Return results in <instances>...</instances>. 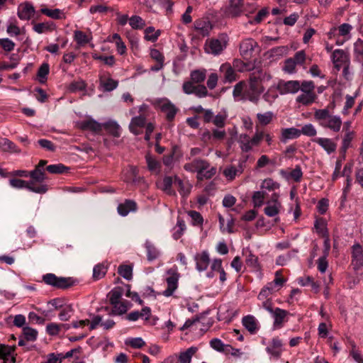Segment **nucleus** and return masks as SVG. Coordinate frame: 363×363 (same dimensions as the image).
<instances>
[{"instance_id":"f257e3e1","label":"nucleus","mask_w":363,"mask_h":363,"mask_svg":"<svg viewBox=\"0 0 363 363\" xmlns=\"http://www.w3.org/2000/svg\"><path fill=\"white\" fill-rule=\"evenodd\" d=\"M257 7L251 4H245V0H228L221 11L225 18H235L248 13H254Z\"/></svg>"},{"instance_id":"f03ea898","label":"nucleus","mask_w":363,"mask_h":363,"mask_svg":"<svg viewBox=\"0 0 363 363\" xmlns=\"http://www.w3.org/2000/svg\"><path fill=\"white\" fill-rule=\"evenodd\" d=\"M263 72L259 69L253 72L249 77V86L245 89L244 97L251 102L257 104L260 95L264 92V87L262 82L263 80Z\"/></svg>"},{"instance_id":"7ed1b4c3","label":"nucleus","mask_w":363,"mask_h":363,"mask_svg":"<svg viewBox=\"0 0 363 363\" xmlns=\"http://www.w3.org/2000/svg\"><path fill=\"white\" fill-rule=\"evenodd\" d=\"M262 307L269 312L274 318V329H280L284 327L285 323L288 322V316L290 315V313L288 311L279 307L274 308L273 303L271 299L267 298L263 301Z\"/></svg>"},{"instance_id":"20e7f679","label":"nucleus","mask_w":363,"mask_h":363,"mask_svg":"<svg viewBox=\"0 0 363 363\" xmlns=\"http://www.w3.org/2000/svg\"><path fill=\"white\" fill-rule=\"evenodd\" d=\"M43 281L48 285L59 289H67L76 284L72 277H57L55 274L48 273L43 276Z\"/></svg>"},{"instance_id":"39448f33","label":"nucleus","mask_w":363,"mask_h":363,"mask_svg":"<svg viewBox=\"0 0 363 363\" xmlns=\"http://www.w3.org/2000/svg\"><path fill=\"white\" fill-rule=\"evenodd\" d=\"M155 106L158 108L162 113H164L165 119L169 123H172L174 120L179 111V108L166 98L157 100Z\"/></svg>"},{"instance_id":"423d86ee","label":"nucleus","mask_w":363,"mask_h":363,"mask_svg":"<svg viewBox=\"0 0 363 363\" xmlns=\"http://www.w3.org/2000/svg\"><path fill=\"white\" fill-rule=\"evenodd\" d=\"M9 184L14 188H25L32 192L40 194L46 193L48 190V186L47 184L32 185V182L20 179H11L9 180Z\"/></svg>"},{"instance_id":"0eeeda50","label":"nucleus","mask_w":363,"mask_h":363,"mask_svg":"<svg viewBox=\"0 0 363 363\" xmlns=\"http://www.w3.org/2000/svg\"><path fill=\"white\" fill-rule=\"evenodd\" d=\"M228 40V35L226 33H221L219 35L218 38H212L208 40V46L205 48L206 51L214 55H218L226 48Z\"/></svg>"},{"instance_id":"6e6552de","label":"nucleus","mask_w":363,"mask_h":363,"mask_svg":"<svg viewBox=\"0 0 363 363\" xmlns=\"http://www.w3.org/2000/svg\"><path fill=\"white\" fill-rule=\"evenodd\" d=\"M167 274L169 275V277L166 279L167 287L162 292V294L166 297H169L171 296L177 289L178 281L180 277V274L177 271V267L169 269L167 271Z\"/></svg>"},{"instance_id":"1a4fd4ad","label":"nucleus","mask_w":363,"mask_h":363,"mask_svg":"<svg viewBox=\"0 0 363 363\" xmlns=\"http://www.w3.org/2000/svg\"><path fill=\"white\" fill-rule=\"evenodd\" d=\"M210 164L205 160L195 159L191 162L186 163L184 169L190 172H197L196 179H201V172L206 170Z\"/></svg>"},{"instance_id":"9d476101","label":"nucleus","mask_w":363,"mask_h":363,"mask_svg":"<svg viewBox=\"0 0 363 363\" xmlns=\"http://www.w3.org/2000/svg\"><path fill=\"white\" fill-rule=\"evenodd\" d=\"M301 89V83L297 80L285 82L280 80L277 84V89L280 94H296Z\"/></svg>"},{"instance_id":"9b49d317","label":"nucleus","mask_w":363,"mask_h":363,"mask_svg":"<svg viewBox=\"0 0 363 363\" xmlns=\"http://www.w3.org/2000/svg\"><path fill=\"white\" fill-rule=\"evenodd\" d=\"M352 265L357 271L363 267V247L356 243L352 247Z\"/></svg>"},{"instance_id":"f8f14e48","label":"nucleus","mask_w":363,"mask_h":363,"mask_svg":"<svg viewBox=\"0 0 363 363\" xmlns=\"http://www.w3.org/2000/svg\"><path fill=\"white\" fill-rule=\"evenodd\" d=\"M332 61L335 67L340 69L342 65L350 62L349 54L341 49L335 50L332 54Z\"/></svg>"},{"instance_id":"ddd939ff","label":"nucleus","mask_w":363,"mask_h":363,"mask_svg":"<svg viewBox=\"0 0 363 363\" xmlns=\"http://www.w3.org/2000/svg\"><path fill=\"white\" fill-rule=\"evenodd\" d=\"M266 351L276 359L280 358L283 351V342L278 337H274L269 346L267 347Z\"/></svg>"},{"instance_id":"4468645a","label":"nucleus","mask_w":363,"mask_h":363,"mask_svg":"<svg viewBox=\"0 0 363 363\" xmlns=\"http://www.w3.org/2000/svg\"><path fill=\"white\" fill-rule=\"evenodd\" d=\"M257 45L256 41L252 38L242 40L240 44V53L242 57L250 58L254 51L255 48Z\"/></svg>"},{"instance_id":"2eb2a0df","label":"nucleus","mask_w":363,"mask_h":363,"mask_svg":"<svg viewBox=\"0 0 363 363\" xmlns=\"http://www.w3.org/2000/svg\"><path fill=\"white\" fill-rule=\"evenodd\" d=\"M35 13V10L33 4L27 1L20 5L18 16L21 20L28 21L34 16Z\"/></svg>"},{"instance_id":"dca6fc26","label":"nucleus","mask_w":363,"mask_h":363,"mask_svg":"<svg viewBox=\"0 0 363 363\" xmlns=\"http://www.w3.org/2000/svg\"><path fill=\"white\" fill-rule=\"evenodd\" d=\"M79 126L82 130H90L96 134H101L103 130V124L92 118L80 122Z\"/></svg>"},{"instance_id":"f3484780","label":"nucleus","mask_w":363,"mask_h":363,"mask_svg":"<svg viewBox=\"0 0 363 363\" xmlns=\"http://www.w3.org/2000/svg\"><path fill=\"white\" fill-rule=\"evenodd\" d=\"M138 209V205L133 200L125 199L123 203L118 206V213L122 216H126L130 212H135Z\"/></svg>"},{"instance_id":"a211bd4d","label":"nucleus","mask_w":363,"mask_h":363,"mask_svg":"<svg viewBox=\"0 0 363 363\" xmlns=\"http://www.w3.org/2000/svg\"><path fill=\"white\" fill-rule=\"evenodd\" d=\"M194 259L196 261V269L199 272L205 271L207 269L210 264V258L206 251H203L201 253H197Z\"/></svg>"},{"instance_id":"6ab92c4d","label":"nucleus","mask_w":363,"mask_h":363,"mask_svg":"<svg viewBox=\"0 0 363 363\" xmlns=\"http://www.w3.org/2000/svg\"><path fill=\"white\" fill-rule=\"evenodd\" d=\"M146 125V118L143 116L133 117L129 125L130 131L135 135H140L142 131L139 128H144Z\"/></svg>"},{"instance_id":"aec40b11","label":"nucleus","mask_w":363,"mask_h":363,"mask_svg":"<svg viewBox=\"0 0 363 363\" xmlns=\"http://www.w3.org/2000/svg\"><path fill=\"white\" fill-rule=\"evenodd\" d=\"M313 141L321 146L328 154L336 150L337 144L330 138H316Z\"/></svg>"},{"instance_id":"412c9836","label":"nucleus","mask_w":363,"mask_h":363,"mask_svg":"<svg viewBox=\"0 0 363 363\" xmlns=\"http://www.w3.org/2000/svg\"><path fill=\"white\" fill-rule=\"evenodd\" d=\"M29 177L31 179L29 182H32V185H35L37 183L39 184L38 185L44 184L43 182L48 179L45 169L36 168L29 172Z\"/></svg>"},{"instance_id":"4be33fe9","label":"nucleus","mask_w":363,"mask_h":363,"mask_svg":"<svg viewBox=\"0 0 363 363\" xmlns=\"http://www.w3.org/2000/svg\"><path fill=\"white\" fill-rule=\"evenodd\" d=\"M182 157V153L179 147L174 145L169 155L163 157V163L165 166H169L172 164L174 159L178 160Z\"/></svg>"},{"instance_id":"5701e85b","label":"nucleus","mask_w":363,"mask_h":363,"mask_svg":"<svg viewBox=\"0 0 363 363\" xmlns=\"http://www.w3.org/2000/svg\"><path fill=\"white\" fill-rule=\"evenodd\" d=\"M33 25V30L39 34L43 33L48 31H53L56 29V25L52 21H46L43 23H34L32 22Z\"/></svg>"},{"instance_id":"b1692460","label":"nucleus","mask_w":363,"mask_h":363,"mask_svg":"<svg viewBox=\"0 0 363 363\" xmlns=\"http://www.w3.org/2000/svg\"><path fill=\"white\" fill-rule=\"evenodd\" d=\"M342 125V121L338 116H331L326 122L320 123V125L330 128L335 132H338Z\"/></svg>"},{"instance_id":"393cba45","label":"nucleus","mask_w":363,"mask_h":363,"mask_svg":"<svg viewBox=\"0 0 363 363\" xmlns=\"http://www.w3.org/2000/svg\"><path fill=\"white\" fill-rule=\"evenodd\" d=\"M300 137L299 129L296 128H288L281 130L280 138L281 142L285 143L288 140L295 139Z\"/></svg>"},{"instance_id":"a878e982","label":"nucleus","mask_w":363,"mask_h":363,"mask_svg":"<svg viewBox=\"0 0 363 363\" xmlns=\"http://www.w3.org/2000/svg\"><path fill=\"white\" fill-rule=\"evenodd\" d=\"M242 325L251 334H255L258 330L257 323L253 315H246L242 318Z\"/></svg>"},{"instance_id":"bb28decb","label":"nucleus","mask_w":363,"mask_h":363,"mask_svg":"<svg viewBox=\"0 0 363 363\" xmlns=\"http://www.w3.org/2000/svg\"><path fill=\"white\" fill-rule=\"evenodd\" d=\"M198 351L196 347H191L185 351L181 352L178 356L177 362L179 363H191L193 355Z\"/></svg>"},{"instance_id":"cd10ccee","label":"nucleus","mask_w":363,"mask_h":363,"mask_svg":"<svg viewBox=\"0 0 363 363\" xmlns=\"http://www.w3.org/2000/svg\"><path fill=\"white\" fill-rule=\"evenodd\" d=\"M249 253L246 255L245 263L254 271L260 272L262 266L259 262L258 257L255 255L251 250H248Z\"/></svg>"},{"instance_id":"c85d7f7f","label":"nucleus","mask_w":363,"mask_h":363,"mask_svg":"<svg viewBox=\"0 0 363 363\" xmlns=\"http://www.w3.org/2000/svg\"><path fill=\"white\" fill-rule=\"evenodd\" d=\"M211 347L215 350L223 352L225 354H229V351L233 350V347L230 345H224L218 338H213L210 341Z\"/></svg>"},{"instance_id":"c756f323","label":"nucleus","mask_w":363,"mask_h":363,"mask_svg":"<svg viewBox=\"0 0 363 363\" xmlns=\"http://www.w3.org/2000/svg\"><path fill=\"white\" fill-rule=\"evenodd\" d=\"M103 128L108 134L115 138L121 136V127L116 121H108L103 124Z\"/></svg>"},{"instance_id":"7c9ffc66","label":"nucleus","mask_w":363,"mask_h":363,"mask_svg":"<svg viewBox=\"0 0 363 363\" xmlns=\"http://www.w3.org/2000/svg\"><path fill=\"white\" fill-rule=\"evenodd\" d=\"M40 13L55 20L65 19V15L59 9H50L48 8H42L40 10Z\"/></svg>"},{"instance_id":"2f4dec72","label":"nucleus","mask_w":363,"mask_h":363,"mask_svg":"<svg viewBox=\"0 0 363 363\" xmlns=\"http://www.w3.org/2000/svg\"><path fill=\"white\" fill-rule=\"evenodd\" d=\"M194 26L198 33L203 37L208 35L211 28L210 22L205 21H196Z\"/></svg>"},{"instance_id":"473e14b6","label":"nucleus","mask_w":363,"mask_h":363,"mask_svg":"<svg viewBox=\"0 0 363 363\" xmlns=\"http://www.w3.org/2000/svg\"><path fill=\"white\" fill-rule=\"evenodd\" d=\"M123 293V289L121 286L113 288L107 295L109 298V303L111 305H115L120 301Z\"/></svg>"},{"instance_id":"72a5a7b5","label":"nucleus","mask_w":363,"mask_h":363,"mask_svg":"<svg viewBox=\"0 0 363 363\" xmlns=\"http://www.w3.org/2000/svg\"><path fill=\"white\" fill-rule=\"evenodd\" d=\"M138 173L139 169L138 167H133L132 169V176H133L132 184L142 189L147 188V184L145 178L143 177L139 176Z\"/></svg>"},{"instance_id":"f704fd0d","label":"nucleus","mask_w":363,"mask_h":363,"mask_svg":"<svg viewBox=\"0 0 363 363\" xmlns=\"http://www.w3.org/2000/svg\"><path fill=\"white\" fill-rule=\"evenodd\" d=\"M355 60L363 64V40L359 38L354 44Z\"/></svg>"},{"instance_id":"c9c22d12","label":"nucleus","mask_w":363,"mask_h":363,"mask_svg":"<svg viewBox=\"0 0 363 363\" xmlns=\"http://www.w3.org/2000/svg\"><path fill=\"white\" fill-rule=\"evenodd\" d=\"M118 274L126 280L133 278V266L128 264H121L118 267Z\"/></svg>"},{"instance_id":"e433bc0d","label":"nucleus","mask_w":363,"mask_h":363,"mask_svg":"<svg viewBox=\"0 0 363 363\" xmlns=\"http://www.w3.org/2000/svg\"><path fill=\"white\" fill-rule=\"evenodd\" d=\"M50 72V66L48 63H43L39 67L37 77L40 84H45L48 79V75Z\"/></svg>"},{"instance_id":"4c0bfd02","label":"nucleus","mask_w":363,"mask_h":363,"mask_svg":"<svg viewBox=\"0 0 363 363\" xmlns=\"http://www.w3.org/2000/svg\"><path fill=\"white\" fill-rule=\"evenodd\" d=\"M317 98L315 94H302L297 96L296 102L304 106H308L313 104Z\"/></svg>"},{"instance_id":"58836bf2","label":"nucleus","mask_w":363,"mask_h":363,"mask_svg":"<svg viewBox=\"0 0 363 363\" xmlns=\"http://www.w3.org/2000/svg\"><path fill=\"white\" fill-rule=\"evenodd\" d=\"M326 225V222L323 218H316L315 220L314 227L316 230V232L321 235L323 237L328 236V234Z\"/></svg>"},{"instance_id":"ea45409f","label":"nucleus","mask_w":363,"mask_h":363,"mask_svg":"<svg viewBox=\"0 0 363 363\" xmlns=\"http://www.w3.org/2000/svg\"><path fill=\"white\" fill-rule=\"evenodd\" d=\"M127 301H119L118 303L113 306L111 311L109 315H121L125 314L128 311Z\"/></svg>"},{"instance_id":"a19ab883","label":"nucleus","mask_w":363,"mask_h":363,"mask_svg":"<svg viewBox=\"0 0 363 363\" xmlns=\"http://www.w3.org/2000/svg\"><path fill=\"white\" fill-rule=\"evenodd\" d=\"M69 167H66L63 164L59 163L56 164H50L46 167V170L50 174H60L67 172Z\"/></svg>"},{"instance_id":"79ce46f5","label":"nucleus","mask_w":363,"mask_h":363,"mask_svg":"<svg viewBox=\"0 0 363 363\" xmlns=\"http://www.w3.org/2000/svg\"><path fill=\"white\" fill-rule=\"evenodd\" d=\"M354 137L353 131L347 132L342 139V146L340 147V153L345 156V154L347 149L350 147L351 142Z\"/></svg>"},{"instance_id":"37998d69","label":"nucleus","mask_w":363,"mask_h":363,"mask_svg":"<svg viewBox=\"0 0 363 363\" xmlns=\"http://www.w3.org/2000/svg\"><path fill=\"white\" fill-rule=\"evenodd\" d=\"M173 183L172 177L169 176H165L162 182L157 183V186L163 191L167 193L168 194H172V186Z\"/></svg>"},{"instance_id":"c03bdc74","label":"nucleus","mask_w":363,"mask_h":363,"mask_svg":"<svg viewBox=\"0 0 363 363\" xmlns=\"http://www.w3.org/2000/svg\"><path fill=\"white\" fill-rule=\"evenodd\" d=\"M145 248L147 250V257L148 261H153L159 257V251L155 247V245L150 242L147 241L145 242Z\"/></svg>"},{"instance_id":"a18cd8bd","label":"nucleus","mask_w":363,"mask_h":363,"mask_svg":"<svg viewBox=\"0 0 363 363\" xmlns=\"http://www.w3.org/2000/svg\"><path fill=\"white\" fill-rule=\"evenodd\" d=\"M107 272V267L104 264H98L93 269V279L99 280L102 279Z\"/></svg>"},{"instance_id":"49530a36","label":"nucleus","mask_w":363,"mask_h":363,"mask_svg":"<svg viewBox=\"0 0 363 363\" xmlns=\"http://www.w3.org/2000/svg\"><path fill=\"white\" fill-rule=\"evenodd\" d=\"M145 40L151 42H155L160 35V30H157V31H155L154 27L149 26L145 30Z\"/></svg>"},{"instance_id":"de8ad7c7","label":"nucleus","mask_w":363,"mask_h":363,"mask_svg":"<svg viewBox=\"0 0 363 363\" xmlns=\"http://www.w3.org/2000/svg\"><path fill=\"white\" fill-rule=\"evenodd\" d=\"M86 88V84L84 80L74 81L68 86V90L71 93H75L79 91H84Z\"/></svg>"},{"instance_id":"09e8293b","label":"nucleus","mask_w":363,"mask_h":363,"mask_svg":"<svg viewBox=\"0 0 363 363\" xmlns=\"http://www.w3.org/2000/svg\"><path fill=\"white\" fill-rule=\"evenodd\" d=\"M100 85L103 86L105 91H111L118 86V82L112 78H108L106 82H104L101 77Z\"/></svg>"},{"instance_id":"8fccbe9b","label":"nucleus","mask_w":363,"mask_h":363,"mask_svg":"<svg viewBox=\"0 0 363 363\" xmlns=\"http://www.w3.org/2000/svg\"><path fill=\"white\" fill-rule=\"evenodd\" d=\"M274 291V282H269L262 289L258 295V298L259 300L267 298L269 295L272 294Z\"/></svg>"},{"instance_id":"3c124183","label":"nucleus","mask_w":363,"mask_h":363,"mask_svg":"<svg viewBox=\"0 0 363 363\" xmlns=\"http://www.w3.org/2000/svg\"><path fill=\"white\" fill-rule=\"evenodd\" d=\"M129 24L133 29H142L145 27V21L139 16H133L129 19Z\"/></svg>"},{"instance_id":"603ef678","label":"nucleus","mask_w":363,"mask_h":363,"mask_svg":"<svg viewBox=\"0 0 363 363\" xmlns=\"http://www.w3.org/2000/svg\"><path fill=\"white\" fill-rule=\"evenodd\" d=\"M265 192L261 191H255L252 195V202L255 208H259L264 203Z\"/></svg>"},{"instance_id":"864d4df0","label":"nucleus","mask_w":363,"mask_h":363,"mask_svg":"<svg viewBox=\"0 0 363 363\" xmlns=\"http://www.w3.org/2000/svg\"><path fill=\"white\" fill-rule=\"evenodd\" d=\"M330 112L328 108L318 109L315 111L314 118L320 123L326 122L330 117Z\"/></svg>"},{"instance_id":"5fc2aeb1","label":"nucleus","mask_w":363,"mask_h":363,"mask_svg":"<svg viewBox=\"0 0 363 363\" xmlns=\"http://www.w3.org/2000/svg\"><path fill=\"white\" fill-rule=\"evenodd\" d=\"M23 333L25 340L27 341H35L37 339L38 331L30 327L26 326L23 328Z\"/></svg>"},{"instance_id":"6e6d98bb","label":"nucleus","mask_w":363,"mask_h":363,"mask_svg":"<svg viewBox=\"0 0 363 363\" xmlns=\"http://www.w3.org/2000/svg\"><path fill=\"white\" fill-rule=\"evenodd\" d=\"M206 313H202L198 315H196L194 318L191 319H187L183 326L180 328L181 330H184L192 326L197 322H200L202 318L205 317Z\"/></svg>"},{"instance_id":"4d7b16f0","label":"nucleus","mask_w":363,"mask_h":363,"mask_svg":"<svg viewBox=\"0 0 363 363\" xmlns=\"http://www.w3.org/2000/svg\"><path fill=\"white\" fill-rule=\"evenodd\" d=\"M240 148L243 152H247L252 150L251 140L247 134L240 135Z\"/></svg>"},{"instance_id":"13d9d810","label":"nucleus","mask_w":363,"mask_h":363,"mask_svg":"<svg viewBox=\"0 0 363 363\" xmlns=\"http://www.w3.org/2000/svg\"><path fill=\"white\" fill-rule=\"evenodd\" d=\"M246 89V82L245 81H240L238 83H237L235 86L233 91V95L235 98L242 96V99H245L244 97V91Z\"/></svg>"},{"instance_id":"bf43d9fd","label":"nucleus","mask_w":363,"mask_h":363,"mask_svg":"<svg viewBox=\"0 0 363 363\" xmlns=\"http://www.w3.org/2000/svg\"><path fill=\"white\" fill-rule=\"evenodd\" d=\"M299 132L300 135L303 134L308 137H314L317 134L315 127L311 123H308L303 125L301 130L299 129Z\"/></svg>"},{"instance_id":"052dcab7","label":"nucleus","mask_w":363,"mask_h":363,"mask_svg":"<svg viewBox=\"0 0 363 363\" xmlns=\"http://www.w3.org/2000/svg\"><path fill=\"white\" fill-rule=\"evenodd\" d=\"M268 13V9L267 8H263L259 11L253 19L249 20L248 23L250 24H259L263 21V19L267 16Z\"/></svg>"},{"instance_id":"680f3d73","label":"nucleus","mask_w":363,"mask_h":363,"mask_svg":"<svg viewBox=\"0 0 363 363\" xmlns=\"http://www.w3.org/2000/svg\"><path fill=\"white\" fill-rule=\"evenodd\" d=\"M174 184L178 186V191L180 193V194L183 196H186L189 194V186H186L183 181L177 176L174 177Z\"/></svg>"},{"instance_id":"e2e57ef3","label":"nucleus","mask_w":363,"mask_h":363,"mask_svg":"<svg viewBox=\"0 0 363 363\" xmlns=\"http://www.w3.org/2000/svg\"><path fill=\"white\" fill-rule=\"evenodd\" d=\"M257 118L261 125H267L272 121L273 113L270 111L264 113H258L257 115Z\"/></svg>"},{"instance_id":"0e129e2a","label":"nucleus","mask_w":363,"mask_h":363,"mask_svg":"<svg viewBox=\"0 0 363 363\" xmlns=\"http://www.w3.org/2000/svg\"><path fill=\"white\" fill-rule=\"evenodd\" d=\"M191 79L194 83H201L206 79V72L201 70H194L191 72Z\"/></svg>"},{"instance_id":"69168bd1","label":"nucleus","mask_w":363,"mask_h":363,"mask_svg":"<svg viewBox=\"0 0 363 363\" xmlns=\"http://www.w3.org/2000/svg\"><path fill=\"white\" fill-rule=\"evenodd\" d=\"M148 169L151 172L160 168V163L153 158L150 154L145 155Z\"/></svg>"},{"instance_id":"338daca9","label":"nucleus","mask_w":363,"mask_h":363,"mask_svg":"<svg viewBox=\"0 0 363 363\" xmlns=\"http://www.w3.org/2000/svg\"><path fill=\"white\" fill-rule=\"evenodd\" d=\"M74 37L75 41L80 45H85L89 41L88 36L81 30H76Z\"/></svg>"},{"instance_id":"774afa93","label":"nucleus","mask_w":363,"mask_h":363,"mask_svg":"<svg viewBox=\"0 0 363 363\" xmlns=\"http://www.w3.org/2000/svg\"><path fill=\"white\" fill-rule=\"evenodd\" d=\"M315 84L313 81H303L301 84V89L306 94H315Z\"/></svg>"}]
</instances>
